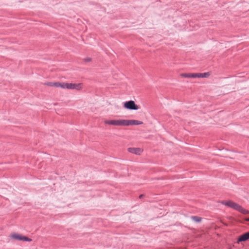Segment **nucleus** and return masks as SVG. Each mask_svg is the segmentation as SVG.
Listing matches in <instances>:
<instances>
[{
  "label": "nucleus",
  "mask_w": 249,
  "mask_h": 249,
  "mask_svg": "<svg viewBox=\"0 0 249 249\" xmlns=\"http://www.w3.org/2000/svg\"><path fill=\"white\" fill-rule=\"evenodd\" d=\"M124 107L129 110H137L139 109V107L135 103L134 101L132 100L124 102Z\"/></svg>",
  "instance_id": "obj_1"
},
{
  "label": "nucleus",
  "mask_w": 249,
  "mask_h": 249,
  "mask_svg": "<svg viewBox=\"0 0 249 249\" xmlns=\"http://www.w3.org/2000/svg\"><path fill=\"white\" fill-rule=\"evenodd\" d=\"M231 206V208L235 210H236L243 214H247L249 213V211L244 209L241 206L239 205L238 204L236 203L233 202Z\"/></svg>",
  "instance_id": "obj_2"
},
{
  "label": "nucleus",
  "mask_w": 249,
  "mask_h": 249,
  "mask_svg": "<svg viewBox=\"0 0 249 249\" xmlns=\"http://www.w3.org/2000/svg\"><path fill=\"white\" fill-rule=\"evenodd\" d=\"M11 237L13 239L19 240V241H25L27 242L32 241V239L28 238V237L23 236L21 234L14 233L11 235Z\"/></svg>",
  "instance_id": "obj_3"
},
{
  "label": "nucleus",
  "mask_w": 249,
  "mask_h": 249,
  "mask_svg": "<svg viewBox=\"0 0 249 249\" xmlns=\"http://www.w3.org/2000/svg\"><path fill=\"white\" fill-rule=\"evenodd\" d=\"M66 88L67 89L80 90L82 88V85L81 83H67V84L66 85Z\"/></svg>",
  "instance_id": "obj_4"
},
{
  "label": "nucleus",
  "mask_w": 249,
  "mask_h": 249,
  "mask_svg": "<svg viewBox=\"0 0 249 249\" xmlns=\"http://www.w3.org/2000/svg\"><path fill=\"white\" fill-rule=\"evenodd\" d=\"M128 151L136 155H140L142 150L140 148L130 147L128 148Z\"/></svg>",
  "instance_id": "obj_5"
},
{
  "label": "nucleus",
  "mask_w": 249,
  "mask_h": 249,
  "mask_svg": "<svg viewBox=\"0 0 249 249\" xmlns=\"http://www.w3.org/2000/svg\"><path fill=\"white\" fill-rule=\"evenodd\" d=\"M249 239V231L240 235L238 239L237 242L246 241Z\"/></svg>",
  "instance_id": "obj_6"
},
{
  "label": "nucleus",
  "mask_w": 249,
  "mask_h": 249,
  "mask_svg": "<svg viewBox=\"0 0 249 249\" xmlns=\"http://www.w3.org/2000/svg\"><path fill=\"white\" fill-rule=\"evenodd\" d=\"M119 120H105V123L110 125L119 126Z\"/></svg>",
  "instance_id": "obj_7"
},
{
  "label": "nucleus",
  "mask_w": 249,
  "mask_h": 249,
  "mask_svg": "<svg viewBox=\"0 0 249 249\" xmlns=\"http://www.w3.org/2000/svg\"><path fill=\"white\" fill-rule=\"evenodd\" d=\"M129 125H139L143 124V122L135 120H128Z\"/></svg>",
  "instance_id": "obj_8"
},
{
  "label": "nucleus",
  "mask_w": 249,
  "mask_h": 249,
  "mask_svg": "<svg viewBox=\"0 0 249 249\" xmlns=\"http://www.w3.org/2000/svg\"><path fill=\"white\" fill-rule=\"evenodd\" d=\"M128 120H119V126H128Z\"/></svg>",
  "instance_id": "obj_9"
},
{
  "label": "nucleus",
  "mask_w": 249,
  "mask_h": 249,
  "mask_svg": "<svg viewBox=\"0 0 249 249\" xmlns=\"http://www.w3.org/2000/svg\"><path fill=\"white\" fill-rule=\"evenodd\" d=\"M232 203H233V201H232L231 200H229V201H220L221 204L224 205L226 206H228L230 208L231 207V205L232 204Z\"/></svg>",
  "instance_id": "obj_10"
},
{
  "label": "nucleus",
  "mask_w": 249,
  "mask_h": 249,
  "mask_svg": "<svg viewBox=\"0 0 249 249\" xmlns=\"http://www.w3.org/2000/svg\"><path fill=\"white\" fill-rule=\"evenodd\" d=\"M202 73H195L191 74V78H202Z\"/></svg>",
  "instance_id": "obj_11"
},
{
  "label": "nucleus",
  "mask_w": 249,
  "mask_h": 249,
  "mask_svg": "<svg viewBox=\"0 0 249 249\" xmlns=\"http://www.w3.org/2000/svg\"><path fill=\"white\" fill-rule=\"evenodd\" d=\"M191 74L192 73H181L180 74V76L181 77H185V78H191Z\"/></svg>",
  "instance_id": "obj_12"
},
{
  "label": "nucleus",
  "mask_w": 249,
  "mask_h": 249,
  "mask_svg": "<svg viewBox=\"0 0 249 249\" xmlns=\"http://www.w3.org/2000/svg\"><path fill=\"white\" fill-rule=\"evenodd\" d=\"M191 218L196 221V222H200L201 221V217H198V216H193L191 217Z\"/></svg>",
  "instance_id": "obj_13"
},
{
  "label": "nucleus",
  "mask_w": 249,
  "mask_h": 249,
  "mask_svg": "<svg viewBox=\"0 0 249 249\" xmlns=\"http://www.w3.org/2000/svg\"><path fill=\"white\" fill-rule=\"evenodd\" d=\"M67 83H60V86H59V87H61V88H63V89H66V85H67Z\"/></svg>",
  "instance_id": "obj_14"
},
{
  "label": "nucleus",
  "mask_w": 249,
  "mask_h": 249,
  "mask_svg": "<svg viewBox=\"0 0 249 249\" xmlns=\"http://www.w3.org/2000/svg\"><path fill=\"white\" fill-rule=\"evenodd\" d=\"M210 75V72H203V78L208 77Z\"/></svg>",
  "instance_id": "obj_15"
},
{
  "label": "nucleus",
  "mask_w": 249,
  "mask_h": 249,
  "mask_svg": "<svg viewBox=\"0 0 249 249\" xmlns=\"http://www.w3.org/2000/svg\"><path fill=\"white\" fill-rule=\"evenodd\" d=\"M53 86L55 87H59L60 86V83L59 82H54L53 83Z\"/></svg>",
  "instance_id": "obj_16"
},
{
  "label": "nucleus",
  "mask_w": 249,
  "mask_h": 249,
  "mask_svg": "<svg viewBox=\"0 0 249 249\" xmlns=\"http://www.w3.org/2000/svg\"><path fill=\"white\" fill-rule=\"evenodd\" d=\"M91 61V59L90 57H87L85 59V61L86 62H89Z\"/></svg>",
  "instance_id": "obj_17"
},
{
  "label": "nucleus",
  "mask_w": 249,
  "mask_h": 249,
  "mask_svg": "<svg viewBox=\"0 0 249 249\" xmlns=\"http://www.w3.org/2000/svg\"><path fill=\"white\" fill-rule=\"evenodd\" d=\"M53 83H51V82H50V83H47L46 84H47V85H48V86H53Z\"/></svg>",
  "instance_id": "obj_18"
},
{
  "label": "nucleus",
  "mask_w": 249,
  "mask_h": 249,
  "mask_svg": "<svg viewBox=\"0 0 249 249\" xmlns=\"http://www.w3.org/2000/svg\"><path fill=\"white\" fill-rule=\"evenodd\" d=\"M143 195H141L139 196V197H140V198H142V197H143Z\"/></svg>",
  "instance_id": "obj_19"
},
{
  "label": "nucleus",
  "mask_w": 249,
  "mask_h": 249,
  "mask_svg": "<svg viewBox=\"0 0 249 249\" xmlns=\"http://www.w3.org/2000/svg\"><path fill=\"white\" fill-rule=\"evenodd\" d=\"M248 220L249 221V218H248Z\"/></svg>",
  "instance_id": "obj_20"
}]
</instances>
